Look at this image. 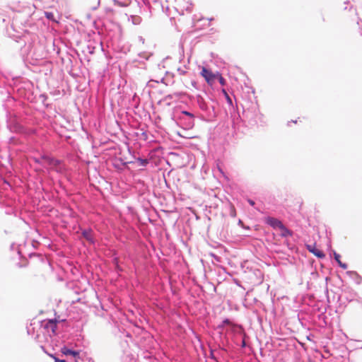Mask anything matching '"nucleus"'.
<instances>
[{"instance_id":"14","label":"nucleus","mask_w":362,"mask_h":362,"mask_svg":"<svg viewBox=\"0 0 362 362\" xmlns=\"http://www.w3.org/2000/svg\"><path fill=\"white\" fill-rule=\"evenodd\" d=\"M223 92H224V93L226 94V95L227 97V100H228L230 103H231V100L229 98V96L228 95V94L226 93V92L225 90H223Z\"/></svg>"},{"instance_id":"11","label":"nucleus","mask_w":362,"mask_h":362,"mask_svg":"<svg viewBox=\"0 0 362 362\" xmlns=\"http://www.w3.org/2000/svg\"><path fill=\"white\" fill-rule=\"evenodd\" d=\"M49 356L54 360V362H66L65 360H63V359L60 360V359L57 358V357H55L53 354H49Z\"/></svg>"},{"instance_id":"12","label":"nucleus","mask_w":362,"mask_h":362,"mask_svg":"<svg viewBox=\"0 0 362 362\" xmlns=\"http://www.w3.org/2000/svg\"><path fill=\"white\" fill-rule=\"evenodd\" d=\"M42 159L43 160H45V162H46V163H47L49 164H51L52 162V160L51 158H48V157L43 156V157H42Z\"/></svg>"},{"instance_id":"2","label":"nucleus","mask_w":362,"mask_h":362,"mask_svg":"<svg viewBox=\"0 0 362 362\" xmlns=\"http://www.w3.org/2000/svg\"><path fill=\"white\" fill-rule=\"evenodd\" d=\"M58 321L56 319L49 320L47 322H45L44 328L47 330V332H51L53 334L56 333L57 330V324Z\"/></svg>"},{"instance_id":"15","label":"nucleus","mask_w":362,"mask_h":362,"mask_svg":"<svg viewBox=\"0 0 362 362\" xmlns=\"http://www.w3.org/2000/svg\"><path fill=\"white\" fill-rule=\"evenodd\" d=\"M183 113H184V114H185V115H189V116H190V117H193L192 114H191V113H189V112H185H185H183Z\"/></svg>"},{"instance_id":"13","label":"nucleus","mask_w":362,"mask_h":362,"mask_svg":"<svg viewBox=\"0 0 362 362\" xmlns=\"http://www.w3.org/2000/svg\"><path fill=\"white\" fill-rule=\"evenodd\" d=\"M248 202L249 204L251 205V206H254L255 205V202L251 200V199H248Z\"/></svg>"},{"instance_id":"1","label":"nucleus","mask_w":362,"mask_h":362,"mask_svg":"<svg viewBox=\"0 0 362 362\" xmlns=\"http://www.w3.org/2000/svg\"><path fill=\"white\" fill-rule=\"evenodd\" d=\"M201 74L208 83H212L216 77V76L213 74L211 71L207 69L205 67H202Z\"/></svg>"},{"instance_id":"10","label":"nucleus","mask_w":362,"mask_h":362,"mask_svg":"<svg viewBox=\"0 0 362 362\" xmlns=\"http://www.w3.org/2000/svg\"><path fill=\"white\" fill-rule=\"evenodd\" d=\"M217 77H218V81H219L220 83H221L222 86H224V85H225L226 81H225V79L222 77V76H221V75H218H218H217Z\"/></svg>"},{"instance_id":"6","label":"nucleus","mask_w":362,"mask_h":362,"mask_svg":"<svg viewBox=\"0 0 362 362\" xmlns=\"http://www.w3.org/2000/svg\"><path fill=\"white\" fill-rule=\"evenodd\" d=\"M279 228L281 230V235L282 237L291 236L293 235L292 231L288 230L284 224H282Z\"/></svg>"},{"instance_id":"7","label":"nucleus","mask_w":362,"mask_h":362,"mask_svg":"<svg viewBox=\"0 0 362 362\" xmlns=\"http://www.w3.org/2000/svg\"><path fill=\"white\" fill-rule=\"evenodd\" d=\"M334 259H336V261L338 262L339 265L341 268H343V269H347V264H345V263H342V262H341V260H340V257H341V256H340L339 254H337V253L334 252Z\"/></svg>"},{"instance_id":"8","label":"nucleus","mask_w":362,"mask_h":362,"mask_svg":"<svg viewBox=\"0 0 362 362\" xmlns=\"http://www.w3.org/2000/svg\"><path fill=\"white\" fill-rule=\"evenodd\" d=\"M45 16L47 19L54 21V14L51 12H45Z\"/></svg>"},{"instance_id":"16","label":"nucleus","mask_w":362,"mask_h":362,"mask_svg":"<svg viewBox=\"0 0 362 362\" xmlns=\"http://www.w3.org/2000/svg\"><path fill=\"white\" fill-rule=\"evenodd\" d=\"M218 170L221 173H223V171H222V169L221 168V167L218 165Z\"/></svg>"},{"instance_id":"4","label":"nucleus","mask_w":362,"mask_h":362,"mask_svg":"<svg viewBox=\"0 0 362 362\" xmlns=\"http://www.w3.org/2000/svg\"><path fill=\"white\" fill-rule=\"evenodd\" d=\"M265 223L274 228H279L283 224L279 219L270 216L265 218Z\"/></svg>"},{"instance_id":"3","label":"nucleus","mask_w":362,"mask_h":362,"mask_svg":"<svg viewBox=\"0 0 362 362\" xmlns=\"http://www.w3.org/2000/svg\"><path fill=\"white\" fill-rule=\"evenodd\" d=\"M307 249L309 252H312L314 255L319 258H324L325 257V253L320 249H318L315 244L314 245H308Z\"/></svg>"},{"instance_id":"5","label":"nucleus","mask_w":362,"mask_h":362,"mask_svg":"<svg viewBox=\"0 0 362 362\" xmlns=\"http://www.w3.org/2000/svg\"><path fill=\"white\" fill-rule=\"evenodd\" d=\"M61 352L66 356H68V355L72 356L73 357L75 358L76 362H78V358H79V354H80L79 351H73L66 346H63L61 349Z\"/></svg>"},{"instance_id":"9","label":"nucleus","mask_w":362,"mask_h":362,"mask_svg":"<svg viewBox=\"0 0 362 362\" xmlns=\"http://www.w3.org/2000/svg\"><path fill=\"white\" fill-rule=\"evenodd\" d=\"M83 235L88 240H90L91 241L92 240V238H91V235H90V233L89 232H87V231H84L83 233Z\"/></svg>"}]
</instances>
